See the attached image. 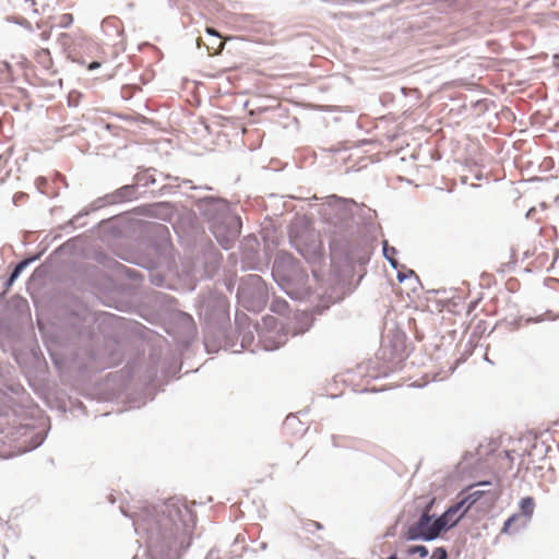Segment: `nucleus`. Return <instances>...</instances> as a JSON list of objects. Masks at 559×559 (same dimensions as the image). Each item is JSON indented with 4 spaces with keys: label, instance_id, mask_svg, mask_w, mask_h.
Segmentation results:
<instances>
[{
    "label": "nucleus",
    "instance_id": "30",
    "mask_svg": "<svg viewBox=\"0 0 559 559\" xmlns=\"http://www.w3.org/2000/svg\"><path fill=\"white\" fill-rule=\"evenodd\" d=\"M312 525H314L317 528H321L322 527L321 524L318 523V522H312Z\"/></svg>",
    "mask_w": 559,
    "mask_h": 559
},
{
    "label": "nucleus",
    "instance_id": "26",
    "mask_svg": "<svg viewBox=\"0 0 559 559\" xmlns=\"http://www.w3.org/2000/svg\"><path fill=\"white\" fill-rule=\"evenodd\" d=\"M16 280L17 277H14L13 274H10L9 278L5 282V287H10Z\"/></svg>",
    "mask_w": 559,
    "mask_h": 559
},
{
    "label": "nucleus",
    "instance_id": "8",
    "mask_svg": "<svg viewBox=\"0 0 559 559\" xmlns=\"http://www.w3.org/2000/svg\"><path fill=\"white\" fill-rule=\"evenodd\" d=\"M535 502L532 497H524L520 500V514H513L503 524V532L519 531L526 526L534 513Z\"/></svg>",
    "mask_w": 559,
    "mask_h": 559
},
{
    "label": "nucleus",
    "instance_id": "1",
    "mask_svg": "<svg viewBox=\"0 0 559 559\" xmlns=\"http://www.w3.org/2000/svg\"><path fill=\"white\" fill-rule=\"evenodd\" d=\"M121 512L132 519L135 533L145 540V559H181L191 544L194 514L179 498L145 504L134 514L122 508Z\"/></svg>",
    "mask_w": 559,
    "mask_h": 559
},
{
    "label": "nucleus",
    "instance_id": "7",
    "mask_svg": "<svg viewBox=\"0 0 559 559\" xmlns=\"http://www.w3.org/2000/svg\"><path fill=\"white\" fill-rule=\"evenodd\" d=\"M444 532L441 522L435 515L421 512L419 519L408 526L406 532L407 540L431 542L437 539Z\"/></svg>",
    "mask_w": 559,
    "mask_h": 559
},
{
    "label": "nucleus",
    "instance_id": "9",
    "mask_svg": "<svg viewBox=\"0 0 559 559\" xmlns=\"http://www.w3.org/2000/svg\"><path fill=\"white\" fill-rule=\"evenodd\" d=\"M138 192L136 185H126L111 193H107L93 202L92 210H98L106 205L119 204L135 199Z\"/></svg>",
    "mask_w": 559,
    "mask_h": 559
},
{
    "label": "nucleus",
    "instance_id": "24",
    "mask_svg": "<svg viewBox=\"0 0 559 559\" xmlns=\"http://www.w3.org/2000/svg\"><path fill=\"white\" fill-rule=\"evenodd\" d=\"M87 213H88V212H84V213H80V214L75 215V216L70 221V224H72V225L78 224V223H79V219H80L81 217H83L84 215H86Z\"/></svg>",
    "mask_w": 559,
    "mask_h": 559
},
{
    "label": "nucleus",
    "instance_id": "13",
    "mask_svg": "<svg viewBox=\"0 0 559 559\" xmlns=\"http://www.w3.org/2000/svg\"><path fill=\"white\" fill-rule=\"evenodd\" d=\"M294 246L307 261H316L320 259L319 246H314L313 248H302L296 243H294Z\"/></svg>",
    "mask_w": 559,
    "mask_h": 559
},
{
    "label": "nucleus",
    "instance_id": "23",
    "mask_svg": "<svg viewBox=\"0 0 559 559\" xmlns=\"http://www.w3.org/2000/svg\"><path fill=\"white\" fill-rule=\"evenodd\" d=\"M433 503H435V499H431V500H430V501H429V502L424 507V509H423V511H421V512H427V513H428V515H432V514H431V509H432V507H433Z\"/></svg>",
    "mask_w": 559,
    "mask_h": 559
},
{
    "label": "nucleus",
    "instance_id": "29",
    "mask_svg": "<svg viewBox=\"0 0 559 559\" xmlns=\"http://www.w3.org/2000/svg\"><path fill=\"white\" fill-rule=\"evenodd\" d=\"M40 36H41V38H43V39H45V40H46V39H48L49 34H48V33H46V32H44V33H41V35H40Z\"/></svg>",
    "mask_w": 559,
    "mask_h": 559
},
{
    "label": "nucleus",
    "instance_id": "28",
    "mask_svg": "<svg viewBox=\"0 0 559 559\" xmlns=\"http://www.w3.org/2000/svg\"><path fill=\"white\" fill-rule=\"evenodd\" d=\"M406 277H407V276H406V274L401 273V272H399V273H397V280H399V282H401V283H402V282H404V280H405Z\"/></svg>",
    "mask_w": 559,
    "mask_h": 559
},
{
    "label": "nucleus",
    "instance_id": "6",
    "mask_svg": "<svg viewBox=\"0 0 559 559\" xmlns=\"http://www.w3.org/2000/svg\"><path fill=\"white\" fill-rule=\"evenodd\" d=\"M252 329L258 333L259 344L264 350H274L287 342L284 325L274 317H264L262 326L257 323Z\"/></svg>",
    "mask_w": 559,
    "mask_h": 559
},
{
    "label": "nucleus",
    "instance_id": "4",
    "mask_svg": "<svg viewBox=\"0 0 559 559\" xmlns=\"http://www.w3.org/2000/svg\"><path fill=\"white\" fill-rule=\"evenodd\" d=\"M272 276L276 284L292 299L305 300L312 295L308 285V274L300 262L286 251H280L275 255Z\"/></svg>",
    "mask_w": 559,
    "mask_h": 559
},
{
    "label": "nucleus",
    "instance_id": "15",
    "mask_svg": "<svg viewBox=\"0 0 559 559\" xmlns=\"http://www.w3.org/2000/svg\"><path fill=\"white\" fill-rule=\"evenodd\" d=\"M39 255H34L27 259L21 260L13 269L11 274H13L14 277H19L23 270L27 267L32 262L38 259Z\"/></svg>",
    "mask_w": 559,
    "mask_h": 559
},
{
    "label": "nucleus",
    "instance_id": "5",
    "mask_svg": "<svg viewBox=\"0 0 559 559\" xmlns=\"http://www.w3.org/2000/svg\"><path fill=\"white\" fill-rule=\"evenodd\" d=\"M238 301L249 311H262L269 300V289L258 274H249L240 280L237 290Z\"/></svg>",
    "mask_w": 559,
    "mask_h": 559
},
{
    "label": "nucleus",
    "instance_id": "2",
    "mask_svg": "<svg viewBox=\"0 0 559 559\" xmlns=\"http://www.w3.org/2000/svg\"><path fill=\"white\" fill-rule=\"evenodd\" d=\"M322 215L326 225L325 231L330 235L332 255L347 253L352 239L362 234V229L370 231L377 216L376 211L365 204L335 194L326 198Z\"/></svg>",
    "mask_w": 559,
    "mask_h": 559
},
{
    "label": "nucleus",
    "instance_id": "16",
    "mask_svg": "<svg viewBox=\"0 0 559 559\" xmlns=\"http://www.w3.org/2000/svg\"><path fill=\"white\" fill-rule=\"evenodd\" d=\"M396 253V249L394 247H389L388 242H383V254L385 259L389 261V263L396 269L399 265V262L394 259V254Z\"/></svg>",
    "mask_w": 559,
    "mask_h": 559
},
{
    "label": "nucleus",
    "instance_id": "35",
    "mask_svg": "<svg viewBox=\"0 0 559 559\" xmlns=\"http://www.w3.org/2000/svg\"><path fill=\"white\" fill-rule=\"evenodd\" d=\"M312 274L314 277H317V272L314 270H312Z\"/></svg>",
    "mask_w": 559,
    "mask_h": 559
},
{
    "label": "nucleus",
    "instance_id": "11",
    "mask_svg": "<svg viewBox=\"0 0 559 559\" xmlns=\"http://www.w3.org/2000/svg\"><path fill=\"white\" fill-rule=\"evenodd\" d=\"M496 499L497 493L491 490H474L462 498L465 504L468 506V510L480 500H483V504L490 506Z\"/></svg>",
    "mask_w": 559,
    "mask_h": 559
},
{
    "label": "nucleus",
    "instance_id": "14",
    "mask_svg": "<svg viewBox=\"0 0 559 559\" xmlns=\"http://www.w3.org/2000/svg\"><path fill=\"white\" fill-rule=\"evenodd\" d=\"M239 334L241 335V347L249 348L254 341L253 331L251 324H248L247 330L240 329Z\"/></svg>",
    "mask_w": 559,
    "mask_h": 559
},
{
    "label": "nucleus",
    "instance_id": "21",
    "mask_svg": "<svg viewBox=\"0 0 559 559\" xmlns=\"http://www.w3.org/2000/svg\"><path fill=\"white\" fill-rule=\"evenodd\" d=\"M206 33L209 35H212V36L216 37L217 39H219V37H221L219 34L217 33V31L215 28H212V27H207L206 28ZM223 48H224V43L218 40V46L216 48L217 52H221Z\"/></svg>",
    "mask_w": 559,
    "mask_h": 559
},
{
    "label": "nucleus",
    "instance_id": "36",
    "mask_svg": "<svg viewBox=\"0 0 559 559\" xmlns=\"http://www.w3.org/2000/svg\"><path fill=\"white\" fill-rule=\"evenodd\" d=\"M261 548H262V549H264V548H265V544H264V543H262V544H261Z\"/></svg>",
    "mask_w": 559,
    "mask_h": 559
},
{
    "label": "nucleus",
    "instance_id": "34",
    "mask_svg": "<svg viewBox=\"0 0 559 559\" xmlns=\"http://www.w3.org/2000/svg\"><path fill=\"white\" fill-rule=\"evenodd\" d=\"M300 333H304V331H298V332H297V331H294V332H293V335H297V334H300Z\"/></svg>",
    "mask_w": 559,
    "mask_h": 559
},
{
    "label": "nucleus",
    "instance_id": "25",
    "mask_svg": "<svg viewBox=\"0 0 559 559\" xmlns=\"http://www.w3.org/2000/svg\"><path fill=\"white\" fill-rule=\"evenodd\" d=\"M143 179L145 180V183H144L145 186L155 183V179L152 176L144 175Z\"/></svg>",
    "mask_w": 559,
    "mask_h": 559
},
{
    "label": "nucleus",
    "instance_id": "12",
    "mask_svg": "<svg viewBox=\"0 0 559 559\" xmlns=\"http://www.w3.org/2000/svg\"><path fill=\"white\" fill-rule=\"evenodd\" d=\"M24 430L23 436H28L29 440H25L23 452L32 451L37 449L45 440V435L40 431H35L34 428L28 426L22 428Z\"/></svg>",
    "mask_w": 559,
    "mask_h": 559
},
{
    "label": "nucleus",
    "instance_id": "3",
    "mask_svg": "<svg viewBox=\"0 0 559 559\" xmlns=\"http://www.w3.org/2000/svg\"><path fill=\"white\" fill-rule=\"evenodd\" d=\"M195 205L217 242L223 249H230L240 235L241 219L231 210L229 202L223 198L204 197Z\"/></svg>",
    "mask_w": 559,
    "mask_h": 559
},
{
    "label": "nucleus",
    "instance_id": "32",
    "mask_svg": "<svg viewBox=\"0 0 559 559\" xmlns=\"http://www.w3.org/2000/svg\"><path fill=\"white\" fill-rule=\"evenodd\" d=\"M205 559H213V554H212V552H210V554L206 556V558H205ZM214 559H216V558H214Z\"/></svg>",
    "mask_w": 559,
    "mask_h": 559
},
{
    "label": "nucleus",
    "instance_id": "18",
    "mask_svg": "<svg viewBox=\"0 0 559 559\" xmlns=\"http://www.w3.org/2000/svg\"><path fill=\"white\" fill-rule=\"evenodd\" d=\"M73 23L72 14L64 13L59 17L58 26L61 28H68Z\"/></svg>",
    "mask_w": 559,
    "mask_h": 559
},
{
    "label": "nucleus",
    "instance_id": "31",
    "mask_svg": "<svg viewBox=\"0 0 559 559\" xmlns=\"http://www.w3.org/2000/svg\"><path fill=\"white\" fill-rule=\"evenodd\" d=\"M479 485H483V486H490L491 484L489 481H483L480 483Z\"/></svg>",
    "mask_w": 559,
    "mask_h": 559
},
{
    "label": "nucleus",
    "instance_id": "10",
    "mask_svg": "<svg viewBox=\"0 0 559 559\" xmlns=\"http://www.w3.org/2000/svg\"><path fill=\"white\" fill-rule=\"evenodd\" d=\"M468 506L462 499L450 506L438 520L441 522V526L444 532L454 527L461 519L467 513Z\"/></svg>",
    "mask_w": 559,
    "mask_h": 559
},
{
    "label": "nucleus",
    "instance_id": "22",
    "mask_svg": "<svg viewBox=\"0 0 559 559\" xmlns=\"http://www.w3.org/2000/svg\"><path fill=\"white\" fill-rule=\"evenodd\" d=\"M58 41L62 47H68L71 43V36L67 33H62L59 35Z\"/></svg>",
    "mask_w": 559,
    "mask_h": 559
},
{
    "label": "nucleus",
    "instance_id": "33",
    "mask_svg": "<svg viewBox=\"0 0 559 559\" xmlns=\"http://www.w3.org/2000/svg\"><path fill=\"white\" fill-rule=\"evenodd\" d=\"M386 559H399V558L396 557V555H391V556H390L389 558H386Z\"/></svg>",
    "mask_w": 559,
    "mask_h": 559
},
{
    "label": "nucleus",
    "instance_id": "20",
    "mask_svg": "<svg viewBox=\"0 0 559 559\" xmlns=\"http://www.w3.org/2000/svg\"><path fill=\"white\" fill-rule=\"evenodd\" d=\"M14 22L20 26L24 27L25 29H27L28 32H34L32 24L25 17H16Z\"/></svg>",
    "mask_w": 559,
    "mask_h": 559
},
{
    "label": "nucleus",
    "instance_id": "27",
    "mask_svg": "<svg viewBox=\"0 0 559 559\" xmlns=\"http://www.w3.org/2000/svg\"><path fill=\"white\" fill-rule=\"evenodd\" d=\"M100 67V63L98 61H93L88 64V70H94Z\"/></svg>",
    "mask_w": 559,
    "mask_h": 559
},
{
    "label": "nucleus",
    "instance_id": "17",
    "mask_svg": "<svg viewBox=\"0 0 559 559\" xmlns=\"http://www.w3.org/2000/svg\"><path fill=\"white\" fill-rule=\"evenodd\" d=\"M408 555H418L420 558H426L429 554L428 548L423 545L412 546L407 549Z\"/></svg>",
    "mask_w": 559,
    "mask_h": 559
},
{
    "label": "nucleus",
    "instance_id": "19",
    "mask_svg": "<svg viewBox=\"0 0 559 559\" xmlns=\"http://www.w3.org/2000/svg\"><path fill=\"white\" fill-rule=\"evenodd\" d=\"M431 559H448V551L444 547H437L432 555Z\"/></svg>",
    "mask_w": 559,
    "mask_h": 559
}]
</instances>
